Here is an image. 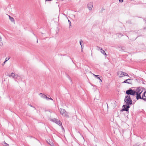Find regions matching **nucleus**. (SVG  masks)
I'll return each instance as SVG.
<instances>
[{
	"label": "nucleus",
	"mask_w": 146,
	"mask_h": 146,
	"mask_svg": "<svg viewBox=\"0 0 146 146\" xmlns=\"http://www.w3.org/2000/svg\"><path fill=\"white\" fill-rule=\"evenodd\" d=\"M135 91L136 92V97L137 100H138L139 99H141L140 94L143 91L142 88H138Z\"/></svg>",
	"instance_id": "1"
},
{
	"label": "nucleus",
	"mask_w": 146,
	"mask_h": 146,
	"mask_svg": "<svg viewBox=\"0 0 146 146\" xmlns=\"http://www.w3.org/2000/svg\"><path fill=\"white\" fill-rule=\"evenodd\" d=\"M124 102L127 105H132V101L129 95H127L125 96L124 98Z\"/></svg>",
	"instance_id": "2"
},
{
	"label": "nucleus",
	"mask_w": 146,
	"mask_h": 146,
	"mask_svg": "<svg viewBox=\"0 0 146 146\" xmlns=\"http://www.w3.org/2000/svg\"><path fill=\"white\" fill-rule=\"evenodd\" d=\"M60 113L64 117L69 118V116L68 113L65 110L63 109L60 108Z\"/></svg>",
	"instance_id": "3"
},
{
	"label": "nucleus",
	"mask_w": 146,
	"mask_h": 146,
	"mask_svg": "<svg viewBox=\"0 0 146 146\" xmlns=\"http://www.w3.org/2000/svg\"><path fill=\"white\" fill-rule=\"evenodd\" d=\"M126 93L127 95H131L135 96L136 95L135 92L132 89H129L126 91Z\"/></svg>",
	"instance_id": "4"
},
{
	"label": "nucleus",
	"mask_w": 146,
	"mask_h": 146,
	"mask_svg": "<svg viewBox=\"0 0 146 146\" xmlns=\"http://www.w3.org/2000/svg\"><path fill=\"white\" fill-rule=\"evenodd\" d=\"M50 120L54 122H55V123H56L58 125H62V123L60 122V121L56 119L55 118H54L53 119H50Z\"/></svg>",
	"instance_id": "5"
},
{
	"label": "nucleus",
	"mask_w": 146,
	"mask_h": 146,
	"mask_svg": "<svg viewBox=\"0 0 146 146\" xmlns=\"http://www.w3.org/2000/svg\"><path fill=\"white\" fill-rule=\"evenodd\" d=\"M9 76L10 77H12L13 78L15 79H17L19 77L18 75L14 73H12L10 74L9 75Z\"/></svg>",
	"instance_id": "6"
},
{
	"label": "nucleus",
	"mask_w": 146,
	"mask_h": 146,
	"mask_svg": "<svg viewBox=\"0 0 146 146\" xmlns=\"http://www.w3.org/2000/svg\"><path fill=\"white\" fill-rule=\"evenodd\" d=\"M123 109L121 110V111H128L129 110V108H130V106L129 105H123Z\"/></svg>",
	"instance_id": "7"
},
{
	"label": "nucleus",
	"mask_w": 146,
	"mask_h": 146,
	"mask_svg": "<svg viewBox=\"0 0 146 146\" xmlns=\"http://www.w3.org/2000/svg\"><path fill=\"white\" fill-rule=\"evenodd\" d=\"M117 75L119 78H121L124 76L123 72L121 71H118L117 72Z\"/></svg>",
	"instance_id": "8"
},
{
	"label": "nucleus",
	"mask_w": 146,
	"mask_h": 146,
	"mask_svg": "<svg viewBox=\"0 0 146 146\" xmlns=\"http://www.w3.org/2000/svg\"><path fill=\"white\" fill-rule=\"evenodd\" d=\"M93 5V3L92 2L89 3L88 4V9L90 10H92Z\"/></svg>",
	"instance_id": "9"
},
{
	"label": "nucleus",
	"mask_w": 146,
	"mask_h": 146,
	"mask_svg": "<svg viewBox=\"0 0 146 146\" xmlns=\"http://www.w3.org/2000/svg\"><path fill=\"white\" fill-rule=\"evenodd\" d=\"M141 97V99L144 100H146V91L143 94Z\"/></svg>",
	"instance_id": "10"
},
{
	"label": "nucleus",
	"mask_w": 146,
	"mask_h": 146,
	"mask_svg": "<svg viewBox=\"0 0 146 146\" xmlns=\"http://www.w3.org/2000/svg\"><path fill=\"white\" fill-rule=\"evenodd\" d=\"M39 95L43 98H45L46 97V96L42 93H39Z\"/></svg>",
	"instance_id": "11"
},
{
	"label": "nucleus",
	"mask_w": 146,
	"mask_h": 146,
	"mask_svg": "<svg viewBox=\"0 0 146 146\" xmlns=\"http://www.w3.org/2000/svg\"><path fill=\"white\" fill-rule=\"evenodd\" d=\"M131 80V79H126L125 80V81H124L123 82H122V83H127L128 84H130V83L129 82H127L128 80Z\"/></svg>",
	"instance_id": "12"
},
{
	"label": "nucleus",
	"mask_w": 146,
	"mask_h": 146,
	"mask_svg": "<svg viewBox=\"0 0 146 146\" xmlns=\"http://www.w3.org/2000/svg\"><path fill=\"white\" fill-rule=\"evenodd\" d=\"M100 52L102 54L105 55L106 57V54L104 50H102V49H101Z\"/></svg>",
	"instance_id": "13"
},
{
	"label": "nucleus",
	"mask_w": 146,
	"mask_h": 146,
	"mask_svg": "<svg viewBox=\"0 0 146 146\" xmlns=\"http://www.w3.org/2000/svg\"><path fill=\"white\" fill-rule=\"evenodd\" d=\"M9 19L12 22H15V20L14 19L10 16H9Z\"/></svg>",
	"instance_id": "14"
},
{
	"label": "nucleus",
	"mask_w": 146,
	"mask_h": 146,
	"mask_svg": "<svg viewBox=\"0 0 146 146\" xmlns=\"http://www.w3.org/2000/svg\"><path fill=\"white\" fill-rule=\"evenodd\" d=\"M47 142L51 146H54L53 143L52 142H51L49 140L47 141Z\"/></svg>",
	"instance_id": "15"
},
{
	"label": "nucleus",
	"mask_w": 146,
	"mask_h": 146,
	"mask_svg": "<svg viewBox=\"0 0 146 146\" xmlns=\"http://www.w3.org/2000/svg\"><path fill=\"white\" fill-rule=\"evenodd\" d=\"M3 43L2 42V40L1 39L0 40V46H3Z\"/></svg>",
	"instance_id": "16"
},
{
	"label": "nucleus",
	"mask_w": 146,
	"mask_h": 146,
	"mask_svg": "<svg viewBox=\"0 0 146 146\" xmlns=\"http://www.w3.org/2000/svg\"><path fill=\"white\" fill-rule=\"evenodd\" d=\"M68 22L69 27H70L71 26V21L68 19Z\"/></svg>",
	"instance_id": "17"
},
{
	"label": "nucleus",
	"mask_w": 146,
	"mask_h": 146,
	"mask_svg": "<svg viewBox=\"0 0 146 146\" xmlns=\"http://www.w3.org/2000/svg\"><path fill=\"white\" fill-rule=\"evenodd\" d=\"M123 74L124 75V76H128L129 77V76L128 75V74L126 73L123 72Z\"/></svg>",
	"instance_id": "18"
},
{
	"label": "nucleus",
	"mask_w": 146,
	"mask_h": 146,
	"mask_svg": "<svg viewBox=\"0 0 146 146\" xmlns=\"http://www.w3.org/2000/svg\"><path fill=\"white\" fill-rule=\"evenodd\" d=\"M82 40H80V44L81 46V47H82V49H83V45L82 44Z\"/></svg>",
	"instance_id": "19"
},
{
	"label": "nucleus",
	"mask_w": 146,
	"mask_h": 146,
	"mask_svg": "<svg viewBox=\"0 0 146 146\" xmlns=\"http://www.w3.org/2000/svg\"><path fill=\"white\" fill-rule=\"evenodd\" d=\"M98 79H99L100 80V82H102V80H101L100 78H99L98 76V77H97V78Z\"/></svg>",
	"instance_id": "20"
},
{
	"label": "nucleus",
	"mask_w": 146,
	"mask_h": 146,
	"mask_svg": "<svg viewBox=\"0 0 146 146\" xmlns=\"http://www.w3.org/2000/svg\"><path fill=\"white\" fill-rule=\"evenodd\" d=\"M10 59V58L9 57V58H8V57H7V58H6L5 59V60L6 61H8L9 59Z\"/></svg>",
	"instance_id": "21"
},
{
	"label": "nucleus",
	"mask_w": 146,
	"mask_h": 146,
	"mask_svg": "<svg viewBox=\"0 0 146 146\" xmlns=\"http://www.w3.org/2000/svg\"><path fill=\"white\" fill-rule=\"evenodd\" d=\"M97 50L98 51H100L101 49H102L101 48L98 47Z\"/></svg>",
	"instance_id": "22"
},
{
	"label": "nucleus",
	"mask_w": 146,
	"mask_h": 146,
	"mask_svg": "<svg viewBox=\"0 0 146 146\" xmlns=\"http://www.w3.org/2000/svg\"><path fill=\"white\" fill-rule=\"evenodd\" d=\"M93 74V75L94 76L96 77L97 78V77H98V76H99V75H96L95 74Z\"/></svg>",
	"instance_id": "23"
},
{
	"label": "nucleus",
	"mask_w": 146,
	"mask_h": 146,
	"mask_svg": "<svg viewBox=\"0 0 146 146\" xmlns=\"http://www.w3.org/2000/svg\"><path fill=\"white\" fill-rule=\"evenodd\" d=\"M45 98L47 100H48L50 99V98H49L47 97L46 96V97Z\"/></svg>",
	"instance_id": "24"
},
{
	"label": "nucleus",
	"mask_w": 146,
	"mask_h": 146,
	"mask_svg": "<svg viewBox=\"0 0 146 146\" xmlns=\"http://www.w3.org/2000/svg\"><path fill=\"white\" fill-rule=\"evenodd\" d=\"M7 62V61H6L5 60L4 62H3V65L5 64V63Z\"/></svg>",
	"instance_id": "25"
},
{
	"label": "nucleus",
	"mask_w": 146,
	"mask_h": 146,
	"mask_svg": "<svg viewBox=\"0 0 146 146\" xmlns=\"http://www.w3.org/2000/svg\"><path fill=\"white\" fill-rule=\"evenodd\" d=\"M119 1L121 2H122L123 1V0H119Z\"/></svg>",
	"instance_id": "26"
},
{
	"label": "nucleus",
	"mask_w": 146,
	"mask_h": 146,
	"mask_svg": "<svg viewBox=\"0 0 146 146\" xmlns=\"http://www.w3.org/2000/svg\"><path fill=\"white\" fill-rule=\"evenodd\" d=\"M47 112H48L49 113V114H50L51 113V112L50 111H47Z\"/></svg>",
	"instance_id": "27"
},
{
	"label": "nucleus",
	"mask_w": 146,
	"mask_h": 146,
	"mask_svg": "<svg viewBox=\"0 0 146 146\" xmlns=\"http://www.w3.org/2000/svg\"><path fill=\"white\" fill-rule=\"evenodd\" d=\"M50 100H53L51 98H50Z\"/></svg>",
	"instance_id": "28"
},
{
	"label": "nucleus",
	"mask_w": 146,
	"mask_h": 146,
	"mask_svg": "<svg viewBox=\"0 0 146 146\" xmlns=\"http://www.w3.org/2000/svg\"><path fill=\"white\" fill-rule=\"evenodd\" d=\"M30 106H31V107H33V106H32L31 105H30Z\"/></svg>",
	"instance_id": "29"
},
{
	"label": "nucleus",
	"mask_w": 146,
	"mask_h": 146,
	"mask_svg": "<svg viewBox=\"0 0 146 146\" xmlns=\"http://www.w3.org/2000/svg\"><path fill=\"white\" fill-rule=\"evenodd\" d=\"M33 108H35V107H34V106H33Z\"/></svg>",
	"instance_id": "30"
}]
</instances>
